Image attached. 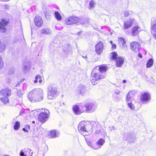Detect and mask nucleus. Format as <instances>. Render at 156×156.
I'll return each mask as SVG.
<instances>
[{
    "mask_svg": "<svg viewBox=\"0 0 156 156\" xmlns=\"http://www.w3.org/2000/svg\"><path fill=\"white\" fill-rule=\"evenodd\" d=\"M12 90L8 88L2 89L0 91V99L5 104L9 103V98L11 94Z\"/></svg>",
    "mask_w": 156,
    "mask_h": 156,
    "instance_id": "nucleus-1",
    "label": "nucleus"
},
{
    "mask_svg": "<svg viewBox=\"0 0 156 156\" xmlns=\"http://www.w3.org/2000/svg\"><path fill=\"white\" fill-rule=\"evenodd\" d=\"M105 77L104 75L101 74L99 73H92L91 74V81L92 84L95 85L98 81Z\"/></svg>",
    "mask_w": 156,
    "mask_h": 156,
    "instance_id": "nucleus-2",
    "label": "nucleus"
},
{
    "mask_svg": "<svg viewBox=\"0 0 156 156\" xmlns=\"http://www.w3.org/2000/svg\"><path fill=\"white\" fill-rule=\"evenodd\" d=\"M39 90L38 89H35L30 91L28 95V99L31 101L34 102L38 100L39 96Z\"/></svg>",
    "mask_w": 156,
    "mask_h": 156,
    "instance_id": "nucleus-3",
    "label": "nucleus"
},
{
    "mask_svg": "<svg viewBox=\"0 0 156 156\" xmlns=\"http://www.w3.org/2000/svg\"><path fill=\"white\" fill-rule=\"evenodd\" d=\"M80 19L75 16H70L67 18L65 21V23L66 25H72L76 24L80 22Z\"/></svg>",
    "mask_w": 156,
    "mask_h": 156,
    "instance_id": "nucleus-4",
    "label": "nucleus"
},
{
    "mask_svg": "<svg viewBox=\"0 0 156 156\" xmlns=\"http://www.w3.org/2000/svg\"><path fill=\"white\" fill-rule=\"evenodd\" d=\"M86 123L84 122H80L78 126V129L79 132L83 135L85 136L88 134V131L86 129Z\"/></svg>",
    "mask_w": 156,
    "mask_h": 156,
    "instance_id": "nucleus-5",
    "label": "nucleus"
},
{
    "mask_svg": "<svg viewBox=\"0 0 156 156\" xmlns=\"http://www.w3.org/2000/svg\"><path fill=\"white\" fill-rule=\"evenodd\" d=\"M84 107L86 108L85 111L87 112L92 113L96 110L97 106L94 103L88 102L85 104Z\"/></svg>",
    "mask_w": 156,
    "mask_h": 156,
    "instance_id": "nucleus-6",
    "label": "nucleus"
},
{
    "mask_svg": "<svg viewBox=\"0 0 156 156\" xmlns=\"http://www.w3.org/2000/svg\"><path fill=\"white\" fill-rule=\"evenodd\" d=\"M49 90L48 91V98L50 99H52L55 98L57 96V90L56 89L49 86L48 87Z\"/></svg>",
    "mask_w": 156,
    "mask_h": 156,
    "instance_id": "nucleus-7",
    "label": "nucleus"
},
{
    "mask_svg": "<svg viewBox=\"0 0 156 156\" xmlns=\"http://www.w3.org/2000/svg\"><path fill=\"white\" fill-rule=\"evenodd\" d=\"M105 142V140L101 138L97 141L95 145H94L93 149L94 150H98L103 145Z\"/></svg>",
    "mask_w": 156,
    "mask_h": 156,
    "instance_id": "nucleus-8",
    "label": "nucleus"
},
{
    "mask_svg": "<svg viewBox=\"0 0 156 156\" xmlns=\"http://www.w3.org/2000/svg\"><path fill=\"white\" fill-rule=\"evenodd\" d=\"M59 134L58 131L55 130H51L48 131L47 133V137L50 138H52L58 137Z\"/></svg>",
    "mask_w": 156,
    "mask_h": 156,
    "instance_id": "nucleus-9",
    "label": "nucleus"
},
{
    "mask_svg": "<svg viewBox=\"0 0 156 156\" xmlns=\"http://www.w3.org/2000/svg\"><path fill=\"white\" fill-rule=\"evenodd\" d=\"M131 49L135 52H138L140 47V45L137 42L134 41L131 43L130 44Z\"/></svg>",
    "mask_w": 156,
    "mask_h": 156,
    "instance_id": "nucleus-10",
    "label": "nucleus"
},
{
    "mask_svg": "<svg viewBox=\"0 0 156 156\" xmlns=\"http://www.w3.org/2000/svg\"><path fill=\"white\" fill-rule=\"evenodd\" d=\"M33 152L31 150L28 148L25 150H21L20 152V156H32Z\"/></svg>",
    "mask_w": 156,
    "mask_h": 156,
    "instance_id": "nucleus-11",
    "label": "nucleus"
},
{
    "mask_svg": "<svg viewBox=\"0 0 156 156\" xmlns=\"http://www.w3.org/2000/svg\"><path fill=\"white\" fill-rule=\"evenodd\" d=\"M151 100V96L150 94L147 92H144L141 95L140 100L143 101V103L150 101Z\"/></svg>",
    "mask_w": 156,
    "mask_h": 156,
    "instance_id": "nucleus-12",
    "label": "nucleus"
},
{
    "mask_svg": "<svg viewBox=\"0 0 156 156\" xmlns=\"http://www.w3.org/2000/svg\"><path fill=\"white\" fill-rule=\"evenodd\" d=\"M8 23L7 20L5 19H2L1 21H0V31L1 32L4 33L5 31L6 28L5 26Z\"/></svg>",
    "mask_w": 156,
    "mask_h": 156,
    "instance_id": "nucleus-13",
    "label": "nucleus"
},
{
    "mask_svg": "<svg viewBox=\"0 0 156 156\" xmlns=\"http://www.w3.org/2000/svg\"><path fill=\"white\" fill-rule=\"evenodd\" d=\"M103 49V44L101 42H99L95 46V51L98 54H101Z\"/></svg>",
    "mask_w": 156,
    "mask_h": 156,
    "instance_id": "nucleus-14",
    "label": "nucleus"
},
{
    "mask_svg": "<svg viewBox=\"0 0 156 156\" xmlns=\"http://www.w3.org/2000/svg\"><path fill=\"white\" fill-rule=\"evenodd\" d=\"M50 114L40 113V122L42 123H44L48 119Z\"/></svg>",
    "mask_w": 156,
    "mask_h": 156,
    "instance_id": "nucleus-15",
    "label": "nucleus"
},
{
    "mask_svg": "<svg viewBox=\"0 0 156 156\" xmlns=\"http://www.w3.org/2000/svg\"><path fill=\"white\" fill-rule=\"evenodd\" d=\"M87 91L85 87L83 85H79L76 89V92L79 94L83 95Z\"/></svg>",
    "mask_w": 156,
    "mask_h": 156,
    "instance_id": "nucleus-16",
    "label": "nucleus"
},
{
    "mask_svg": "<svg viewBox=\"0 0 156 156\" xmlns=\"http://www.w3.org/2000/svg\"><path fill=\"white\" fill-rule=\"evenodd\" d=\"M135 20L133 19H130L125 21L124 22L123 27L125 29H127L131 27L133 22Z\"/></svg>",
    "mask_w": 156,
    "mask_h": 156,
    "instance_id": "nucleus-17",
    "label": "nucleus"
},
{
    "mask_svg": "<svg viewBox=\"0 0 156 156\" xmlns=\"http://www.w3.org/2000/svg\"><path fill=\"white\" fill-rule=\"evenodd\" d=\"M141 31V28L139 26H136L133 27L132 30V35L133 36H136Z\"/></svg>",
    "mask_w": 156,
    "mask_h": 156,
    "instance_id": "nucleus-18",
    "label": "nucleus"
},
{
    "mask_svg": "<svg viewBox=\"0 0 156 156\" xmlns=\"http://www.w3.org/2000/svg\"><path fill=\"white\" fill-rule=\"evenodd\" d=\"M118 41L121 47L123 49L126 50V48L127 46L125 39L123 38L120 37L119 38Z\"/></svg>",
    "mask_w": 156,
    "mask_h": 156,
    "instance_id": "nucleus-19",
    "label": "nucleus"
},
{
    "mask_svg": "<svg viewBox=\"0 0 156 156\" xmlns=\"http://www.w3.org/2000/svg\"><path fill=\"white\" fill-rule=\"evenodd\" d=\"M151 30L154 33H156V23L154 18H152L151 21Z\"/></svg>",
    "mask_w": 156,
    "mask_h": 156,
    "instance_id": "nucleus-20",
    "label": "nucleus"
},
{
    "mask_svg": "<svg viewBox=\"0 0 156 156\" xmlns=\"http://www.w3.org/2000/svg\"><path fill=\"white\" fill-rule=\"evenodd\" d=\"M73 109L74 112L76 115H79L83 112V111H80L79 109L78 106L76 105H74L73 106Z\"/></svg>",
    "mask_w": 156,
    "mask_h": 156,
    "instance_id": "nucleus-21",
    "label": "nucleus"
},
{
    "mask_svg": "<svg viewBox=\"0 0 156 156\" xmlns=\"http://www.w3.org/2000/svg\"><path fill=\"white\" fill-rule=\"evenodd\" d=\"M124 61V59L122 58V57H119L116 59V66L117 67H121L123 64Z\"/></svg>",
    "mask_w": 156,
    "mask_h": 156,
    "instance_id": "nucleus-22",
    "label": "nucleus"
},
{
    "mask_svg": "<svg viewBox=\"0 0 156 156\" xmlns=\"http://www.w3.org/2000/svg\"><path fill=\"white\" fill-rule=\"evenodd\" d=\"M135 94V91L133 90H131L129 92L128 94L126 95V101L127 102L129 101V100H130L131 98Z\"/></svg>",
    "mask_w": 156,
    "mask_h": 156,
    "instance_id": "nucleus-23",
    "label": "nucleus"
},
{
    "mask_svg": "<svg viewBox=\"0 0 156 156\" xmlns=\"http://www.w3.org/2000/svg\"><path fill=\"white\" fill-rule=\"evenodd\" d=\"M96 2L94 0H91L89 2V6L88 9L90 10H91L94 8L96 5Z\"/></svg>",
    "mask_w": 156,
    "mask_h": 156,
    "instance_id": "nucleus-24",
    "label": "nucleus"
},
{
    "mask_svg": "<svg viewBox=\"0 0 156 156\" xmlns=\"http://www.w3.org/2000/svg\"><path fill=\"white\" fill-rule=\"evenodd\" d=\"M135 137L133 135L128 134L127 138V140L130 143L133 142L135 140Z\"/></svg>",
    "mask_w": 156,
    "mask_h": 156,
    "instance_id": "nucleus-25",
    "label": "nucleus"
},
{
    "mask_svg": "<svg viewBox=\"0 0 156 156\" xmlns=\"http://www.w3.org/2000/svg\"><path fill=\"white\" fill-rule=\"evenodd\" d=\"M99 73L100 74L101 73H102L105 72L106 71L107 68L104 66H100L99 68Z\"/></svg>",
    "mask_w": 156,
    "mask_h": 156,
    "instance_id": "nucleus-26",
    "label": "nucleus"
},
{
    "mask_svg": "<svg viewBox=\"0 0 156 156\" xmlns=\"http://www.w3.org/2000/svg\"><path fill=\"white\" fill-rule=\"evenodd\" d=\"M41 34H50L51 33L50 30L48 28H45L41 30Z\"/></svg>",
    "mask_w": 156,
    "mask_h": 156,
    "instance_id": "nucleus-27",
    "label": "nucleus"
},
{
    "mask_svg": "<svg viewBox=\"0 0 156 156\" xmlns=\"http://www.w3.org/2000/svg\"><path fill=\"white\" fill-rule=\"evenodd\" d=\"M13 123H14V125L13 127L14 130H18L19 129L20 126V122L18 121H16L15 122H13Z\"/></svg>",
    "mask_w": 156,
    "mask_h": 156,
    "instance_id": "nucleus-28",
    "label": "nucleus"
},
{
    "mask_svg": "<svg viewBox=\"0 0 156 156\" xmlns=\"http://www.w3.org/2000/svg\"><path fill=\"white\" fill-rule=\"evenodd\" d=\"M153 63V60L152 58H150L147 64V67H151Z\"/></svg>",
    "mask_w": 156,
    "mask_h": 156,
    "instance_id": "nucleus-29",
    "label": "nucleus"
},
{
    "mask_svg": "<svg viewBox=\"0 0 156 156\" xmlns=\"http://www.w3.org/2000/svg\"><path fill=\"white\" fill-rule=\"evenodd\" d=\"M55 15L56 18L58 20H61L62 17L60 14L58 12H55Z\"/></svg>",
    "mask_w": 156,
    "mask_h": 156,
    "instance_id": "nucleus-30",
    "label": "nucleus"
},
{
    "mask_svg": "<svg viewBox=\"0 0 156 156\" xmlns=\"http://www.w3.org/2000/svg\"><path fill=\"white\" fill-rule=\"evenodd\" d=\"M128 106L132 110H134L135 107L134 105L130 102V100L129 101L127 102Z\"/></svg>",
    "mask_w": 156,
    "mask_h": 156,
    "instance_id": "nucleus-31",
    "label": "nucleus"
},
{
    "mask_svg": "<svg viewBox=\"0 0 156 156\" xmlns=\"http://www.w3.org/2000/svg\"><path fill=\"white\" fill-rule=\"evenodd\" d=\"M34 22L36 26L39 27V16H37L34 19Z\"/></svg>",
    "mask_w": 156,
    "mask_h": 156,
    "instance_id": "nucleus-32",
    "label": "nucleus"
},
{
    "mask_svg": "<svg viewBox=\"0 0 156 156\" xmlns=\"http://www.w3.org/2000/svg\"><path fill=\"white\" fill-rule=\"evenodd\" d=\"M5 46L4 44L0 41V52H2L5 49Z\"/></svg>",
    "mask_w": 156,
    "mask_h": 156,
    "instance_id": "nucleus-33",
    "label": "nucleus"
},
{
    "mask_svg": "<svg viewBox=\"0 0 156 156\" xmlns=\"http://www.w3.org/2000/svg\"><path fill=\"white\" fill-rule=\"evenodd\" d=\"M47 113L48 114H50L48 109L43 108H40V113Z\"/></svg>",
    "mask_w": 156,
    "mask_h": 156,
    "instance_id": "nucleus-34",
    "label": "nucleus"
},
{
    "mask_svg": "<svg viewBox=\"0 0 156 156\" xmlns=\"http://www.w3.org/2000/svg\"><path fill=\"white\" fill-rule=\"evenodd\" d=\"M112 59L115 60L116 59L117 56H118V55L117 53L115 52H114L112 53Z\"/></svg>",
    "mask_w": 156,
    "mask_h": 156,
    "instance_id": "nucleus-35",
    "label": "nucleus"
},
{
    "mask_svg": "<svg viewBox=\"0 0 156 156\" xmlns=\"http://www.w3.org/2000/svg\"><path fill=\"white\" fill-rule=\"evenodd\" d=\"M17 96L19 97H22L23 94V93L22 92L21 89L18 90L16 92Z\"/></svg>",
    "mask_w": 156,
    "mask_h": 156,
    "instance_id": "nucleus-36",
    "label": "nucleus"
},
{
    "mask_svg": "<svg viewBox=\"0 0 156 156\" xmlns=\"http://www.w3.org/2000/svg\"><path fill=\"white\" fill-rule=\"evenodd\" d=\"M71 49L70 46L69 45H67L65 46L63 48V51L65 52L69 51Z\"/></svg>",
    "mask_w": 156,
    "mask_h": 156,
    "instance_id": "nucleus-37",
    "label": "nucleus"
},
{
    "mask_svg": "<svg viewBox=\"0 0 156 156\" xmlns=\"http://www.w3.org/2000/svg\"><path fill=\"white\" fill-rule=\"evenodd\" d=\"M43 97L44 95L43 90L40 89V101L43 100Z\"/></svg>",
    "mask_w": 156,
    "mask_h": 156,
    "instance_id": "nucleus-38",
    "label": "nucleus"
},
{
    "mask_svg": "<svg viewBox=\"0 0 156 156\" xmlns=\"http://www.w3.org/2000/svg\"><path fill=\"white\" fill-rule=\"evenodd\" d=\"M4 65V62L2 58L0 56V68L3 67Z\"/></svg>",
    "mask_w": 156,
    "mask_h": 156,
    "instance_id": "nucleus-39",
    "label": "nucleus"
},
{
    "mask_svg": "<svg viewBox=\"0 0 156 156\" xmlns=\"http://www.w3.org/2000/svg\"><path fill=\"white\" fill-rule=\"evenodd\" d=\"M132 12L131 11H125L124 12V16L125 17H128L129 15V12Z\"/></svg>",
    "mask_w": 156,
    "mask_h": 156,
    "instance_id": "nucleus-40",
    "label": "nucleus"
},
{
    "mask_svg": "<svg viewBox=\"0 0 156 156\" xmlns=\"http://www.w3.org/2000/svg\"><path fill=\"white\" fill-rule=\"evenodd\" d=\"M45 16L47 19H49L51 17V15L49 12H46L45 13Z\"/></svg>",
    "mask_w": 156,
    "mask_h": 156,
    "instance_id": "nucleus-41",
    "label": "nucleus"
},
{
    "mask_svg": "<svg viewBox=\"0 0 156 156\" xmlns=\"http://www.w3.org/2000/svg\"><path fill=\"white\" fill-rule=\"evenodd\" d=\"M44 80L43 77L40 75V83H44Z\"/></svg>",
    "mask_w": 156,
    "mask_h": 156,
    "instance_id": "nucleus-42",
    "label": "nucleus"
},
{
    "mask_svg": "<svg viewBox=\"0 0 156 156\" xmlns=\"http://www.w3.org/2000/svg\"><path fill=\"white\" fill-rule=\"evenodd\" d=\"M27 66H25L23 67V68L22 69V70L24 73H26V72L27 71Z\"/></svg>",
    "mask_w": 156,
    "mask_h": 156,
    "instance_id": "nucleus-43",
    "label": "nucleus"
},
{
    "mask_svg": "<svg viewBox=\"0 0 156 156\" xmlns=\"http://www.w3.org/2000/svg\"><path fill=\"white\" fill-rule=\"evenodd\" d=\"M87 143L88 146L91 147L93 149V147L94 146V145L92 144L91 142L90 141H87Z\"/></svg>",
    "mask_w": 156,
    "mask_h": 156,
    "instance_id": "nucleus-44",
    "label": "nucleus"
},
{
    "mask_svg": "<svg viewBox=\"0 0 156 156\" xmlns=\"http://www.w3.org/2000/svg\"><path fill=\"white\" fill-rule=\"evenodd\" d=\"M39 77V75H37L36 76L35 78V79L34 81V83H36L37 82H38L37 79H38Z\"/></svg>",
    "mask_w": 156,
    "mask_h": 156,
    "instance_id": "nucleus-45",
    "label": "nucleus"
},
{
    "mask_svg": "<svg viewBox=\"0 0 156 156\" xmlns=\"http://www.w3.org/2000/svg\"><path fill=\"white\" fill-rule=\"evenodd\" d=\"M43 24V21L40 18V27Z\"/></svg>",
    "mask_w": 156,
    "mask_h": 156,
    "instance_id": "nucleus-46",
    "label": "nucleus"
},
{
    "mask_svg": "<svg viewBox=\"0 0 156 156\" xmlns=\"http://www.w3.org/2000/svg\"><path fill=\"white\" fill-rule=\"evenodd\" d=\"M25 128L26 129H28V130H29L30 129V126L29 125H26L25 126Z\"/></svg>",
    "mask_w": 156,
    "mask_h": 156,
    "instance_id": "nucleus-47",
    "label": "nucleus"
},
{
    "mask_svg": "<svg viewBox=\"0 0 156 156\" xmlns=\"http://www.w3.org/2000/svg\"><path fill=\"white\" fill-rule=\"evenodd\" d=\"M59 105L62 106L64 105V103L62 101H61L59 103Z\"/></svg>",
    "mask_w": 156,
    "mask_h": 156,
    "instance_id": "nucleus-48",
    "label": "nucleus"
},
{
    "mask_svg": "<svg viewBox=\"0 0 156 156\" xmlns=\"http://www.w3.org/2000/svg\"><path fill=\"white\" fill-rule=\"evenodd\" d=\"M116 48V45L115 44H113L112 45V48L113 49H114Z\"/></svg>",
    "mask_w": 156,
    "mask_h": 156,
    "instance_id": "nucleus-49",
    "label": "nucleus"
},
{
    "mask_svg": "<svg viewBox=\"0 0 156 156\" xmlns=\"http://www.w3.org/2000/svg\"><path fill=\"white\" fill-rule=\"evenodd\" d=\"M23 131H24L26 133H27L28 131V130L27 129H26L25 127L23 128Z\"/></svg>",
    "mask_w": 156,
    "mask_h": 156,
    "instance_id": "nucleus-50",
    "label": "nucleus"
},
{
    "mask_svg": "<svg viewBox=\"0 0 156 156\" xmlns=\"http://www.w3.org/2000/svg\"><path fill=\"white\" fill-rule=\"evenodd\" d=\"M21 83L20 82H19L18 81V82H17V84L15 86V87H17L19 86H20V85Z\"/></svg>",
    "mask_w": 156,
    "mask_h": 156,
    "instance_id": "nucleus-51",
    "label": "nucleus"
},
{
    "mask_svg": "<svg viewBox=\"0 0 156 156\" xmlns=\"http://www.w3.org/2000/svg\"><path fill=\"white\" fill-rule=\"evenodd\" d=\"M115 129V127L114 126H112L111 127V131L112 130H114Z\"/></svg>",
    "mask_w": 156,
    "mask_h": 156,
    "instance_id": "nucleus-52",
    "label": "nucleus"
},
{
    "mask_svg": "<svg viewBox=\"0 0 156 156\" xmlns=\"http://www.w3.org/2000/svg\"><path fill=\"white\" fill-rule=\"evenodd\" d=\"M138 56L141 58H142V55L140 53H139L138 54Z\"/></svg>",
    "mask_w": 156,
    "mask_h": 156,
    "instance_id": "nucleus-53",
    "label": "nucleus"
},
{
    "mask_svg": "<svg viewBox=\"0 0 156 156\" xmlns=\"http://www.w3.org/2000/svg\"><path fill=\"white\" fill-rule=\"evenodd\" d=\"M45 132V129H43L42 132V135H43Z\"/></svg>",
    "mask_w": 156,
    "mask_h": 156,
    "instance_id": "nucleus-54",
    "label": "nucleus"
},
{
    "mask_svg": "<svg viewBox=\"0 0 156 156\" xmlns=\"http://www.w3.org/2000/svg\"><path fill=\"white\" fill-rule=\"evenodd\" d=\"M115 93L117 94H119V90H116L115 91Z\"/></svg>",
    "mask_w": 156,
    "mask_h": 156,
    "instance_id": "nucleus-55",
    "label": "nucleus"
},
{
    "mask_svg": "<svg viewBox=\"0 0 156 156\" xmlns=\"http://www.w3.org/2000/svg\"><path fill=\"white\" fill-rule=\"evenodd\" d=\"M24 80H25L24 79H21L20 80V82L21 83L22 82H23L24 81Z\"/></svg>",
    "mask_w": 156,
    "mask_h": 156,
    "instance_id": "nucleus-56",
    "label": "nucleus"
},
{
    "mask_svg": "<svg viewBox=\"0 0 156 156\" xmlns=\"http://www.w3.org/2000/svg\"><path fill=\"white\" fill-rule=\"evenodd\" d=\"M153 36L155 37V39L156 40V34H154L153 35Z\"/></svg>",
    "mask_w": 156,
    "mask_h": 156,
    "instance_id": "nucleus-57",
    "label": "nucleus"
},
{
    "mask_svg": "<svg viewBox=\"0 0 156 156\" xmlns=\"http://www.w3.org/2000/svg\"><path fill=\"white\" fill-rule=\"evenodd\" d=\"M126 82V80H124L123 81V83H125Z\"/></svg>",
    "mask_w": 156,
    "mask_h": 156,
    "instance_id": "nucleus-58",
    "label": "nucleus"
},
{
    "mask_svg": "<svg viewBox=\"0 0 156 156\" xmlns=\"http://www.w3.org/2000/svg\"><path fill=\"white\" fill-rule=\"evenodd\" d=\"M110 43H111V44L112 45L113 44V42L112 41H110Z\"/></svg>",
    "mask_w": 156,
    "mask_h": 156,
    "instance_id": "nucleus-59",
    "label": "nucleus"
},
{
    "mask_svg": "<svg viewBox=\"0 0 156 156\" xmlns=\"http://www.w3.org/2000/svg\"><path fill=\"white\" fill-rule=\"evenodd\" d=\"M82 57L83 58H87V56H82Z\"/></svg>",
    "mask_w": 156,
    "mask_h": 156,
    "instance_id": "nucleus-60",
    "label": "nucleus"
},
{
    "mask_svg": "<svg viewBox=\"0 0 156 156\" xmlns=\"http://www.w3.org/2000/svg\"><path fill=\"white\" fill-rule=\"evenodd\" d=\"M32 123L33 124H34L35 123V121H33L32 122Z\"/></svg>",
    "mask_w": 156,
    "mask_h": 156,
    "instance_id": "nucleus-61",
    "label": "nucleus"
},
{
    "mask_svg": "<svg viewBox=\"0 0 156 156\" xmlns=\"http://www.w3.org/2000/svg\"><path fill=\"white\" fill-rule=\"evenodd\" d=\"M37 119L39 120V115L37 116Z\"/></svg>",
    "mask_w": 156,
    "mask_h": 156,
    "instance_id": "nucleus-62",
    "label": "nucleus"
},
{
    "mask_svg": "<svg viewBox=\"0 0 156 156\" xmlns=\"http://www.w3.org/2000/svg\"><path fill=\"white\" fill-rule=\"evenodd\" d=\"M86 20L87 21L86 22H87V23H88V21L87 20V19H86Z\"/></svg>",
    "mask_w": 156,
    "mask_h": 156,
    "instance_id": "nucleus-63",
    "label": "nucleus"
},
{
    "mask_svg": "<svg viewBox=\"0 0 156 156\" xmlns=\"http://www.w3.org/2000/svg\"><path fill=\"white\" fill-rule=\"evenodd\" d=\"M44 153H42V156H44Z\"/></svg>",
    "mask_w": 156,
    "mask_h": 156,
    "instance_id": "nucleus-64",
    "label": "nucleus"
}]
</instances>
